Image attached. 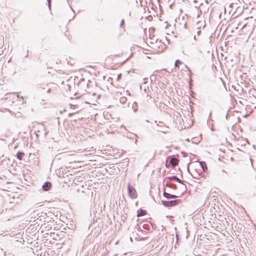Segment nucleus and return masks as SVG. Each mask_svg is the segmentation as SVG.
I'll return each instance as SVG.
<instances>
[{"instance_id":"obj_1","label":"nucleus","mask_w":256,"mask_h":256,"mask_svg":"<svg viewBox=\"0 0 256 256\" xmlns=\"http://www.w3.org/2000/svg\"><path fill=\"white\" fill-rule=\"evenodd\" d=\"M97 203L98 202L94 205L93 213L95 216L99 217L100 216L103 210L105 208V204L102 200H99L98 205Z\"/></svg>"},{"instance_id":"obj_2","label":"nucleus","mask_w":256,"mask_h":256,"mask_svg":"<svg viewBox=\"0 0 256 256\" xmlns=\"http://www.w3.org/2000/svg\"><path fill=\"white\" fill-rule=\"evenodd\" d=\"M162 204L166 207L174 206L180 202V200L177 199L171 200H162Z\"/></svg>"},{"instance_id":"obj_3","label":"nucleus","mask_w":256,"mask_h":256,"mask_svg":"<svg viewBox=\"0 0 256 256\" xmlns=\"http://www.w3.org/2000/svg\"><path fill=\"white\" fill-rule=\"evenodd\" d=\"M166 164L169 163L172 166L174 167L178 164V160L176 156H168L166 158Z\"/></svg>"},{"instance_id":"obj_4","label":"nucleus","mask_w":256,"mask_h":256,"mask_svg":"<svg viewBox=\"0 0 256 256\" xmlns=\"http://www.w3.org/2000/svg\"><path fill=\"white\" fill-rule=\"evenodd\" d=\"M128 196L132 198H135L137 197V192L135 188L130 184H128Z\"/></svg>"},{"instance_id":"obj_5","label":"nucleus","mask_w":256,"mask_h":256,"mask_svg":"<svg viewBox=\"0 0 256 256\" xmlns=\"http://www.w3.org/2000/svg\"><path fill=\"white\" fill-rule=\"evenodd\" d=\"M204 58V54L200 50H199L198 52L194 55V58L196 60L200 62Z\"/></svg>"},{"instance_id":"obj_6","label":"nucleus","mask_w":256,"mask_h":256,"mask_svg":"<svg viewBox=\"0 0 256 256\" xmlns=\"http://www.w3.org/2000/svg\"><path fill=\"white\" fill-rule=\"evenodd\" d=\"M52 188V184L50 182H45L42 186V188L44 191H48Z\"/></svg>"},{"instance_id":"obj_7","label":"nucleus","mask_w":256,"mask_h":256,"mask_svg":"<svg viewBox=\"0 0 256 256\" xmlns=\"http://www.w3.org/2000/svg\"><path fill=\"white\" fill-rule=\"evenodd\" d=\"M164 196L168 199H175L178 198V196L174 194H170L168 192H164Z\"/></svg>"},{"instance_id":"obj_8","label":"nucleus","mask_w":256,"mask_h":256,"mask_svg":"<svg viewBox=\"0 0 256 256\" xmlns=\"http://www.w3.org/2000/svg\"><path fill=\"white\" fill-rule=\"evenodd\" d=\"M137 216L140 217L144 215H145L146 213V211L145 210H142V209H139L137 212Z\"/></svg>"},{"instance_id":"obj_9","label":"nucleus","mask_w":256,"mask_h":256,"mask_svg":"<svg viewBox=\"0 0 256 256\" xmlns=\"http://www.w3.org/2000/svg\"><path fill=\"white\" fill-rule=\"evenodd\" d=\"M24 154L22 152H18L16 154V158L19 160H22Z\"/></svg>"},{"instance_id":"obj_10","label":"nucleus","mask_w":256,"mask_h":256,"mask_svg":"<svg viewBox=\"0 0 256 256\" xmlns=\"http://www.w3.org/2000/svg\"><path fill=\"white\" fill-rule=\"evenodd\" d=\"M200 165L204 171H205L207 169L206 164L204 162H200Z\"/></svg>"},{"instance_id":"obj_11","label":"nucleus","mask_w":256,"mask_h":256,"mask_svg":"<svg viewBox=\"0 0 256 256\" xmlns=\"http://www.w3.org/2000/svg\"><path fill=\"white\" fill-rule=\"evenodd\" d=\"M120 101L122 104H124L127 101V98L126 97L122 96L120 98Z\"/></svg>"},{"instance_id":"obj_12","label":"nucleus","mask_w":256,"mask_h":256,"mask_svg":"<svg viewBox=\"0 0 256 256\" xmlns=\"http://www.w3.org/2000/svg\"><path fill=\"white\" fill-rule=\"evenodd\" d=\"M172 178L176 182H179V183H180L181 182V180L178 178V177H176V176H172Z\"/></svg>"},{"instance_id":"obj_13","label":"nucleus","mask_w":256,"mask_h":256,"mask_svg":"<svg viewBox=\"0 0 256 256\" xmlns=\"http://www.w3.org/2000/svg\"><path fill=\"white\" fill-rule=\"evenodd\" d=\"M182 64V62L180 60H177L176 62H175V66L176 67H178L179 66L180 64Z\"/></svg>"},{"instance_id":"obj_14","label":"nucleus","mask_w":256,"mask_h":256,"mask_svg":"<svg viewBox=\"0 0 256 256\" xmlns=\"http://www.w3.org/2000/svg\"><path fill=\"white\" fill-rule=\"evenodd\" d=\"M198 31L196 32V34L198 36L201 34V30L200 28H197Z\"/></svg>"},{"instance_id":"obj_15","label":"nucleus","mask_w":256,"mask_h":256,"mask_svg":"<svg viewBox=\"0 0 256 256\" xmlns=\"http://www.w3.org/2000/svg\"><path fill=\"white\" fill-rule=\"evenodd\" d=\"M125 22L124 20V19H122L120 24V27H122L124 25V24Z\"/></svg>"},{"instance_id":"obj_16","label":"nucleus","mask_w":256,"mask_h":256,"mask_svg":"<svg viewBox=\"0 0 256 256\" xmlns=\"http://www.w3.org/2000/svg\"><path fill=\"white\" fill-rule=\"evenodd\" d=\"M48 0V6L49 8L50 9V8H51L52 0Z\"/></svg>"},{"instance_id":"obj_17","label":"nucleus","mask_w":256,"mask_h":256,"mask_svg":"<svg viewBox=\"0 0 256 256\" xmlns=\"http://www.w3.org/2000/svg\"><path fill=\"white\" fill-rule=\"evenodd\" d=\"M228 117H229V116H228V112H227V114H226V118L227 120H228Z\"/></svg>"},{"instance_id":"obj_18","label":"nucleus","mask_w":256,"mask_h":256,"mask_svg":"<svg viewBox=\"0 0 256 256\" xmlns=\"http://www.w3.org/2000/svg\"><path fill=\"white\" fill-rule=\"evenodd\" d=\"M194 40H198V36H196V35H194Z\"/></svg>"},{"instance_id":"obj_19","label":"nucleus","mask_w":256,"mask_h":256,"mask_svg":"<svg viewBox=\"0 0 256 256\" xmlns=\"http://www.w3.org/2000/svg\"><path fill=\"white\" fill-rule=\"evenodd\" d=\"M50 90H51L50 88H49L48 90H47V92H48V93L50 92Z\"/></svg>"},{"instance_id":"obj_20","label":"nucleus","mask_w":256,"mask_h":256,"mask_svg":"<svg viewBox=\"0 0 256 256\" xmlns=\"http://www.w3.org/2000/svg\"><path fill=\"white\" fill-rule=\"evenodd\" d=\"M186 26H187L186 24V23H185V24H184V28H187Z\"/></svg>"},{"instance_id":"obj_21","label":"nucleus","mask_w":256,"mask_h":256,"mask_svg":"<svg viewBox=\"0 0 256 256\" xmlns=\"http://www.w3.org/2000/svg\"><path fill=\"white\" fill-rule=\"evenodd\" d=\"M72 114H73V113H70V114H68V116H72Z\"/></svg>"},{"instance_id":"obj_22","label":"nucleus","mask_w":256,"mask_h":256,"mask_svg":"<svg viewBox=\"0 0 256 256\" xmlns=\"http://www.w3.org/2000/svg\"><path fill=\"white\" fill-rule=\"evenodd\" d=\"M211 115H212V112H210L208 118H210L211 116Z\"/></svg>"},{"instance_id":"obj_23","label":"nucleus","mask_w":256,"mask_h":256,"mask_svg":"<svg viewBox=\"0 0 256 256\" xmlns=\"http://www.w3.org/2000/svg\"><path fill=\"white\" fill-rule=\"evenodd\" d=\"M120 74L118 75V78H120Z\"/></svg>"},{"instance_id":"obj_24","label":"nucleus","mask_w":256,"mask_h":256,"mask_svg":"<svg viewBox=\"0 0 256 256\" xmlns=\"http://www.w3.org/2000/svg\"><path fill=\"white\" fill-rule=\"evenodd\" d=\"M120 74L118 75V78H120Z\"/></svg>"}]
</instances>
